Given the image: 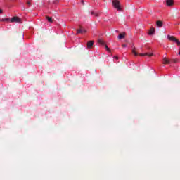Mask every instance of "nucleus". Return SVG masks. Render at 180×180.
<instances>
[{"label":"nucleus","mask_w":180,"mask_h":180,"mask_svg":"<svg viewBox=\"0 0 180 180\" xmlns=\"http://www.w3.org/2000/svg\"><path fill=\"white\" fill-rule=\"evenodd\" d=\"M24 37H25V34H22V39H23Z\"/></svg>","instance_id":"b1692460"},{"label":"nucleus","mask_w":180,"mask_h":180,"mask_svg":"<svg viewBox=\"0 0 180 180\" xmlns=\"http://www.w3.org/2000/svg\"><path fill=\"white\" fill-rule=\"evenodd\" d=\"M82 33H85L86 31L85 30H82Z\"/></svg>","instance_id":"412c9836"},{"label":"nucleus","mask_w":180,"mask_h":180,"mask_svg":"<svg viewBox=\"0 0 180 180\" xmlns=\"http://www.w3.org/2000/svg\"><path fill=\"white\" fill-rule=\"evenodd\" d=\"M27 5L28 6H30L32 5V4H30V1H27Z\"/></svg>","instance_id":"a211bd4d"},{"label":"nucleus","mask_w":180,"mask_h":180,"mask_svg":"<svg viewBox=\"0 0 180 180\" xmlns=\"http://www.w3.org/2000/svg\"><path fill=\"white\" fill-rule=\"evenodd\" d=\"M46 19H47L48 22H49L50 23H53V18H51L49 16H46Z\"/></svg>","instance_id":"ddd939ff"},{"label":"nucleus","mask_w":180,"mask_h":180,"mask_svg":"<svg viewBox=\"0 0 180 180\" xmlns=\"http://www.w3.org/2000/svg\"><path fill=\"white\" fill-rule=\"evenodd\" d=\"M98 43L100 44H101L102 46H105V41H103V40H102V39H98Z\"/></svg>","instance_id":"4468645a"},{"label":"nucleus","mask_w":180,"mask_h":180,"mask_svg":"<svg viewBox=\"0 0 180 180\" xmlns=\"http://www.w3.org/2000/svg\"><path fill=\"white\" fill-rule=\"evenodd\" d=\"M155 33V30L154 28H151L148 32L149 36H153Z\"/></svg>","instance_id":"6e6552de"},{"label":"nucleus","mask_w":180,"mask_h":180,"mask_svg":"<svg viewBox=\"0 0 180 180\" xmlns=\"http://www.w3.org/2000/svg\"><path fill=\"white\" fill-rule=\"evenodd\" d=\"M81 4H82V5H85V2L84 1V0H81Z\"/></svg>","instance_id":"6ab92c4d"},{"label":"nucleus","mask_w":180,"mask_h":180,"mask_svg":"<svg viewBox=\"0 0 180 180\" xmlns=\"http://www.w3.org/2000/svg\"><path fill=\"white\" fill-rule=\"evenodd\" d=\"M105 49L107 50V51H110V49H109V46H108V45H105Z\"/></svg>","instance_id":"f3484780"},{"label":"nucleus","mask_w":180,"mask_h":180,"mask_svg":"<svg viewBox=\"0 0 180 180\" xmlns=\"http://www.w3.org/2000/svg\"><path fill=\"white\" fill-rule=\"evenodd\" d=\"M163 63L164 64H169V60H168L167 58H163Z\"/></svg>","instance_id":"9b49d317"},{"label":"nucleus","mask_w":180,"mask_h":180,"mask_svg":"<svg viewBox=\"0 0 180 180\" xmlns=\"http://www.w3.org/2000/svg\"><path fill=\"white\" fill-rule=\"evenodd\" d=\"M156 25L158 27H162V22L161 21H157Z\"/></svg>","instance_id":"9d476101"},{"label":"nucleus","mask_w":180,"mask_h":180,"mask_svg":"<svg viewBox=\"0 0 180 180\" xmlns=\"http://www.w3.org/2000/svg\"><path fill=\"white\" fill-rule=\"evenodd\" d=\"M167 39H168V40H170L171 41H174V43H176V44L178 46L180 45V41L178 39H176L175 37H174L171 35H167Z\"/></svg>","instance_id":"f03ea898"},{"label":"nucleus","mask_w":180,"mask_h":180,"mask_svg":"<svg viewBox=\"0 0 180 180\" xmlns=\"http://www.w3.org/2000/svg\"><path fill=\"white\" fill-rule=\"evenodd\" d=\"M114 58H116L117 60V56H115Z\"/></svg>","instance_id":"4be33fe9"},{"label":"nucleus","mask_w":180,"mask_h":180,"mask_svg":"<svg viewBox=\"0 0 180 180\" xmlns=\"http://www.w3.org/2000/svg\"><path fill=\"white\" fill-rule=\"evenodd\" d=\"M131 50H132V53L134 56H139V53L137 52H136V46H134V45L131 46Z\"/></svg>","instance_id":"39448f33"},{"label":"nucleus","mask_w":180,"mask_h":180,"mask_svg":"<svg viewBox=\"0 0 180 180\" xmlns=\"http://www.w3.org/2000/svg\"><path fill=\"white\" fill-rule=\"evenodd\" d=\"M166 4L167 6H172L174 5V1L172 0H167Z\"/></svg>","instance_id":"20e7f679"},{"label":"nucleus","mask_w":180,"mask_h":180,"mask_svg":"<svg viewBox=\"0 0 180 180\" xmlns=\"http://www.w3.org/2000/svg\"><path fill=\"white\" fill-rule=\"evenodd\" d=\"M140 56L141 57H144V56H148V57H151L153 56V53H140Z\"/></svg>","instance_id":"0eeeda50"},{"label":"nucleus","mask_w":180,"mask_h":180,"mask_svg":"<svg viewBox=\"0 0 180 180\" xmlns=\"http://www.w3.org/2000/svg\"><path fill=\"white\" fill-rule=\"evenodd\" d=\"M92 46H94V41H89L87 43V48L91 49V47H92Z\"/></svg>","instance_id":"1a4fd4ad"},{"label":"nucleus","mask_w":180,"mask_h":180,"mask_svg":"<svg viewBox=\"0 0 180 180\" xmlns=\"http://www.w3.org/2000/svg\"><path fill=\"white\" fill-rule=\"evenodd\" d=\"M179 56H180V51L179 52Z\"/></svg>","instance_id":"393cba45"},{"label":"nucleus","mask_w":180,"mask_h":180,"mask_svg":"<svg viewBox=\"0 0 180 180\" xmlns=\"http://www.w3.org/2000/svg\"><path fill=\"white\" fill-rule=\"evenodd\" d=\"M122 46H123L124 48H126V47H127V45L123 44Z\"/></svg>","instance_id":"aec40b11"},{"label":"nucleus","mask_w":180,"mask_h":180,"mask_svg":"<svg viewBox=\"0 0 180 180\" xmlns=\"http://www.w3.org/2000/svg\"><path fill=\"white\" fill-rule=\"evenodd\" d=\"M10 22H11V23H19V22H20V18L18 17H13L11 18Z\"/></svg>","instance_id":"7ed1b4c3"},{"label":"nucleus","mask_w":180,"mask_h":180,"mask_svg":"<svg viewBox=\"0 0 180 180\" xmlns=\"http://www.w3.org/2000/svg\"><path fill=\"white\" fill-rule=\"evenodd\" d=\"M126 36V33H122V34H120L117 36V39H119L120 40H122V39H124V37Z\"/></svg>","instance_id":"423d86ee"},{"label":"nucleus","mask_w":180,"mask_h":180,"mask_svg":"<svg viewBox=\"0 0 180 180\" xmlns=\"http://www.w3.org/2000/svg\"><path fill=\"white\" fill-rule=\"evenodd\" d=\"M1 22H11V18H2Z\"/></svg>","instance_id":"f8f14e48"},{"label":"nucleus","mask_w":180,"mask_h":180,"mask_svg":"<svg viewBox=\"0 0 180 180\" xmlns=\"http://www.w3.org/2000/svg\"><path fill=\"white\" fill-rule=\"evenodd\" d=\"M0 13H2V10H0Z\"/></svg>","instance_id":"5701e85b"},{"label":"nucleus","mask_w":180,"mask_h":180,"mask_svg":"<svg viewBox=\"0 0 180 180\" xmlns=\"http://www.w3.org/2000/svg\"><path fill=\"white\" fill-rule=\"evenodd\" d=\"M91 15H94V16H96V18H98L99 16V15L97 13H95L94 11H91Z\"/></svg>","instance_id":"2eb2a0df"},{"label":"nucleus","mask_w":180,"mask_h":180,"mask_svg":"<svg viewBox=\"0 0 180 180\" xmlns=\"http://www.w3.org/2000/svg\"><path fill=\"white\" fill-rule=\"evenodd\" d=\"M112 5L117 11H122V8L120 7V3L119 2V1L113 0Z\"/></svg>","instance_id":"f257e3e1"},{"label":"nucleus","mask_w":180,"mask_h":180,"mask_svg":"<svg viewBox=\"0 0 180 180\" xmlns=\"http://www.w3.org/2000/svg\"><path fill=\"white\" fill-rule=\"evenodd\" d=\"M82 32H83L82 30H77L76 34H79L82 33Z\"/></svg>","instance_id":"dca6fc26"}]
</instances>
